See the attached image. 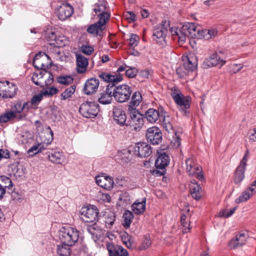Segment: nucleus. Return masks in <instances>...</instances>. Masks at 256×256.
<instances>
[{
	"label": "nucleus",
	"mask_w": 256,
	"mask_h": 256,
	"mask_svg": "<svg viewBox=\"0 0 256 256\" xmlns=\"http://www.w3.org/2000/svg\"><path fill=\"white\" fill-rule=\"evenodd\" d=\"M182 30L186 38H202L209 40L214 37L218 33L216 29L202 30L200 26L192 22H188L182 26Z\"/></svg>",
	"instance_id": "nucleus-1"
},
{
	"label": "nucleus",
	"mask_w": 256,
	"mask_h": 256,
	"mask_svg": "<svg viewBox=\"0 0 256 256\" xmlns=\"http://www.w3.org/2000/svg\"><path fill=\"white\" fill-rule=\"evenodd\" d=\"M171 96L178 106L180 110L182 112L184 115L189 114L188 110L190 106L192 98L190 96H184L180 91L176 87L171 88Z\"/></svg>",
	"instance_id": "nucleus-2"
},
{
	"label": "nucleus",
	"mask_w": 256,
	"mask_h": 256,
	"mask_svg": "<svg viewBox=\"0 0 256 256\" xmlns=\"http://www.w3.org/2000/svg\"><path fill=\"white\" fill-rule=\"evenodd\" d=\"M79 232L72 227H62L60 231V238L62 243L72 246L78 241Z\"/></svg>",
	"instance_id": "nucleus-3"
},
{
	"label": "nucleus",
	"mask_w": 256,
	"mask_h": 256,
	"mask_svg": "<svg viewBox=\"0 0 256 256\" xmlns=\"http://www.w3.org/2000/svg\"><path fill=\"white\" fill-rule=\"evenodd\" d=\"M113 96L116 101L123 103L128 101L132 95V90L130 86L127 84H120L118 86L112 84Z\"/></svg>",
	"instance_id": "nucleus-4"
},
{
	"label": "nucleus",
	"mask_w": 256,
	"mask_h": 256,
	"mask_svg": "<svg viewBox=\"0 0 256 256\" xmlns=\"http://www.w3.org/2000/svg\"><path fill=\"white\" fill-rule=\"evenodd\" d=\"M99 20L94 24L90 25L87 28V32L94 36L100 35L102 31L106 28V24L110 18L109 13H103L98 15Z\"/></svg>",
	"instance_id": "nucleus-5"
},
{
	"label": "nucleus",
	"mask_w": 256,
	"mask_h": 256,
	"mask_svg": "<svg viewBox=\"0 0 256 256\" xmlns=\"http://www.w3.org/2000/svg\"><path fill=\"white\" fill-rule=\"evenodd\" d=\"M128 110L130 116L128 125L130 126L132 130L136 132L140 131L144 125V116L140 114L136 108Z\"/></svg>",
	"instance_id": "nucleus-6"
},
{
	"label": "nucleus",
	"mask_w": 256,
	"mask_h": 256,
	"mask_svg": "<svg viewBox=\"0 0 256 256\" xmlns=\"http://www.w3.org/2000/svg\"><path fill=\"white\" fill-rule=\"evenodd\" d=\"M98 214L99 212L97 208L90 205L82 208L80 218L84 222L96 223L98 220Z\"/></svg>",
	"instance_id": "nucleus-7"
},
{
	"label": "nucleus",
	"mask_w": 256,
	"mask_h": 256,
	"mask_svg": "<svg viewBox=\"0 0 256 256\" xmlns=\"http://www.w3.org/2000/svg\"><path fill=\"white\" fill-rule=\"evenodd\" d=\"M79 112L84 117L94 118L98 113V105L93 102H86L80 105Z\"/></svg>",
	"instance_id": "nucleus-8"
},
{
	"label": "nucleus",
	"mask_w": 256,
	"mask_h": 256,
	"mask_svg": "<svg viewBox=\"0 0 256 256\" xmlns=\"http://www.w3.org/2000/svg\"><path fill=\"white\" fill-rule=\"evenodd\" d=\"M249 156V150H247L239 165L236 168L234 176V182L236 184L240 185L244 178L246 168Z\"/></svg>",
	"instance_id": "nucleus-9"
},
{
	"label": "nucleus",
	"mask_w": 256,
	"mask_h": 256,
	"mask_svg": "<svg viewBox=\"0 0 256 256\" xmlns=\"http://www.w3.org/2000/svg\"><path fill=\"white\" fill-rule=\"evenodd\" d=\"M226 55L222 51L216 52L205 60L204 64L208 67L218 66L220 68L226 64Z\"/></svg>",
	"instance_id": "nucleus-10"
},
{
	"label": "nucleus",
	"mask_w": 256,
	"mask_h": 256,
	"mask_svg": "<svg viewBox=\"0 0 256 256\" xmlns=\"http://www.w3.org/2000/svg\"><path fill=\"white\" fill-rule=\"evenodd\" d=\"M186 172L188 173L190 176H194L200 180L204 179V176L202 167L196 164L192 159L188 158L186 160Z\"/></svg>",
	"instance_id": "nucleus-11"
},
{
	"label": "nucleus",
	"mask_w": 256,
	"mask_h": 256,
	"mask_svg": "<svg viewBox=\"0 0 256 256\" xmlns=\"http://www.w3.org/2000/svg\"><path fill=\"white\" fill-rule=\"evenodd\" d=\"M44 38L50 45L56 47H62L65 45L64 37L57 36L54 31L48 30L45 32Z\"/></svg>",
	"instance_id": "nucleus-12"
},
{
	"label": "nucleus",
	"mask_w": 256,
	"mask_h": 256,
	"mask_svg": "<svg viewBox=\"0 0 256 256\" xmlns=\"http://www.w3.org/2000/svg\"><path fill=\"white\" fill-rule=\"evenodd\" d=\"M146 136L148 141L154 145L158 144L162 140L161 130L156 126L148 128Z\"/></svg>",
	"instance_id": "nucleus-13"
},
{
	"label": "nucleus",
	"mask_w": 256,
	"mask_h": 256,
	"mask_svg": "<svg viewBox=\"0 0 256 256\" xmlns=\"http://www.w3.org/2000/svg\"><path fill=\"white\" fill-rule=\"evenodd\" d=\"M168 25V24L166 21H162L160 25L156 26L154 28L152 38L157 43L164 41L167 34Z\"/></svg>",
	"instance_id": "nucleus-14"
},
{
	"label": "nucleus",
	"mask_w": 256,
	"mask_h": 256,
	"mask_svg": "<svg viewBox=\"0 0 256 256\" xmlns=\"http://www.w3.org/2000/svg\"><path fill=\"white\" fill-rule=\"evenodd\" d=\"M170 159L169 156L165 152L160 153L155 162V166L157 168L161 170L162 171L156 170V174L160 176H162L165 174V168L168 165Z\"/></svg>",
	"instance_id": "nucleus-15"
},
{
	"label": "nucleus",
	"mask_w": 256,
	"mask_h": 256,
	"mask_svg": "<svg viewBox=\"0 0 256 256\" xmlns=\"http://www.w3.org/2000/svg\"><path fill=\"white\" fill-rule=\"evenodd\" d=\"M134 152L140 158H147L152 154V149L150 146L146 142H138L135 145Z\"/></svg>",
	"instance_id": "nucleus-16"
},
{
	"label": "nucleus",
	"mask_w": 256,
	"mask_h": 256,
	"mask_svg": "<svg viewBox=\"0 0 256 256\" xmlns=\"http://www.w3.org/2000/svg\"><path fill=\"white\" fill-rule=\"evenodd\" d=\"M50 59L48 55L44 52H40L34 58L33 65L38 70H46L48 68L47 62Z\"/></svg>",
	"instance_id": "nucleus-17"
},
{
	"label": "nucleus",
	"mask_w": 256,
	"mask_h": 256,
	"mask_svg": "<svg viewBox=\"0 0 256 256\" xmlns=\"http://www.w3.org/2000/svg\"><path fill=\"white\" fill-rule=\"evenodd\" d=\"M182 60L185 70L192 72L197 69L198 60L196 56L194 54L182 56Z\"/></svg>",
	"instance_id": "nucleus-18"
},
{
	"label": "nucleus",
	"mask_w": 256,
	"mask_h": 256,
	"mask_svg": "<svg viewBox=\"0 0 256 256\" xmlns=\"http://www.w3.org/2000/svg\"><path fill=\"white\" fill-rule=\"evenodd\" d=\"M74 13L73 7L70 4H62L57 9L56 14L61 20L70 18Z\"/></svg>",
	"instance_id": "nucleus-19"
},
{
	"label": "nucleus",
	"mask_w": 256,
	"mask_h": 256,
	"mask_svg": "<svg viewBox=\"0 0 256 256\" xmlns=\"http://www.w3.org/2000/svg\"><path fill=\"white\" fill-rule=\"evenodd\" d=\"M248 233L246 232L242 231L236 234L235 238H232L229 246L231 248L235 249L239 246H244L248 238Z\"/></svg>",
	"instance_id": "nucleus-20"
},
{
	"label": "nucleus",
	"mask_w": 256,
	"mask_h": 256,
	"mask_svg": "<svg viewBox=\"0 0 256 256\" xmlns=\"http://www.w3.org/2000/svg\"><path fill=\"white\" fill-rule=\"evenodd\" d=\"M95 179L96 184L104 189L110 190L114 187V181L110 176H98Z\"/></svg>",
	"instance_id": "nucleus-21"
},
{
	"label": "nucleus",
	"mask_w": 256,
	"mask_h": 256,
	"mask_svg": "<svg viewBox=\"0 0 256 256\" xmlns=\"http://www.w3.org/2000/svg\"><path fill=\"white\" fill-rule=\"evenodd\" d=\"M99 84V80L96 78H91L87 80L84 88L85 94L90 95L95 93L98 89Z\"/></svg>",
	"instance_id": "nucleus-22"
},
{
	"label": "nucleus",
	"mask_w": 256,
	"mask_h": 256,
	"mask_svg": "<svg viewBox=\"0 0 256 256\" xmlns=\"http://www.w3.org/2000/svg\"><path fill=\"white\" fill-rule=\"evenodd\" d=\"M98 98V102L102 104H108L111 103L113 96L112 88V84H108L106 90L100 94Z\"/></svg>",
	"instance_id": "nucleus-23"
},
{
	"label": "nucleus",
	"mask_w": 256,
	"mask_h": 256,
	"mask_svg": "<svg viewBox=\"0 0 256 256\" xmlns=\"http://www.w3.org/2000/svg\"><path fill=\"white\" fill-rule=\"evenodd\" d=\"M160 110L161 112L160 118H162V125L168 132H170L174 130L172 118L166 114L163 107H160Z\"/></svg>",
	"instance_id": "nucleus-24"
},
{
	"label": "nucleus",
	"mask_w": 256,
	"mask_h": 256,
	"mask_svg": "<svg viewBox=\"0 0 256 256\" xmlns=\"http://www.w3.org/2000/svg\"><path fill=\"white\" fill-rule=\"evenodd\" d=\"M158 108V110L154 108H149L144 114V118L146 119L148 122L151 124H154L156 122L159 118L161 117V112L160 108Z\"/></svg>",
	"instance_id": "nucleus-25"
},
{
	"label": "nucleus",
	"mask_w": 256,
	"mask_h": 256,
	"mask_svg": "<svg viewBox=\"0 0 256 256\" xmlns=\"http://www.w3.org/2000/svg\"><path fill=\"white\" fill-rule=\"evenodd\" d=\"M113 118L115 122L120 126L126 124V116L122 108H115L113 109Z\"/></svg>",
	"instance_id": "nucleus-26"
},
{
	"label": "nucleus",
	"mask_w": 256,
	"mask_h": 256,
	"mask_svg": "<svg viewBox=\"0 0 256 256\" xmlns=\"http://www.w3.org/2000/svg\"><path fill=\"white\" fill-rule=\"evenodd\" d=\"M190 192L192 196L196 200H198L202 197V188L193 180L190 184Z\"/></svg>",
	"instance_id": "nucleus-27"
},
{
	"label": "nucleus",
	"mask_w": 256,
	"mask_h": 256,
	"mask_svg": "<svg viewBox=\"0 0 256 256\" xmlns=\"http://www.w3.org/2000/svg\"><path fill=\"white\" fill-rule=\"evenodd\" d=\"M146 198L136 200L132 206V210L136 214H140L144 212L146 210Z\"/></svg>",
	"instance_id": "nucleus-28"
},
{
	"label": "nucleus",
	"mask_w": 256,
	"mask_h": 256,
	"mask_svg": "<svg viewBox=\"0 0 256 256\" xmlns=\"http://www.w3.org/2000/svg\"><path fill=\"white\" fill-rule=\"evenodd\" d=\"M77 72L78 74H83L86 70L88 66V59L82 54H76Z\"/></svg>",
	"instance_id": "nucleus-29"
},
{
	"label": "nucleus",
	"mask_w": 256,
	"mask_h": 256,
	"mask_svg": "<svg viewBox=\"0 0 256 256\" xmlns=\"http://www.w3.org/2000/svg\"><path fill=\"white\" fill-rule=\"evenodd\" d=\"M98 76L102 80L109 82H118L122 80V76L120 74H111L105 72L100 74Z\"/></svg>",
	"instance_id": "nucleus-30"
},
{
	"label": "nucleus",
	"mask_w": 256,
	"mask_h": 256,
	"mask_svg": "<svg viewBox=\"0 0 256 256\" xmlns=\"http://www.w3.org/2000/svg\"><path fill=\"white\" fill-rule=\"evenodd\" d=\"M0 183L2 186H2L3 189L6 190V192L10 194H12L14 192V186L10 178L2 176H0Z\"/></svg>",
	"instance_id": "nucleus-31"
},
{
	"label": "nucleus",
	"mask_w": 256,
	"mask_h": 256,
	"mask_svg": "<svg viewBox=\"0 0 256 256\" xmlns=\"http://www.w3.org/2000/svg\"><path fill=\"white\" fill-rule=\"evenodd\" d=\"M49 160L56 164H62L64 162L65 157L61 152H54L48 154Z\"/></svg>",
	"instance_id": "nucleus-32"
},
{
	"label": "nucleus",
	"mask_w": 256,
	"mask_h": 256,
	"mask_svg": "<svg viewBox=\"0 0 256 256\" xmlns=\"http://www.w3.org/2000/svg\"><path fill=\"white\" fill-rule=\"evenodd\" d=\"M170 32L174 39L177 40L179 42L183 44L185 42V36L182 29L178 28L177 27H172L170 28Z\"/></svg>",
	"instance_id": "nucleus-33"
},
{
	"label": "nucleus",
	"mask_w": 256,
	"mask_h": 256,
	"mask_svg": "<svg viewBox=\"0 0 256 256\" xmlns=\"http://www.w3.org/2000/svg\"><path fill=\"white\" fill-rule=\"evenodd\" d=\"M142 100V96L140 92H134L132 96V100L128 106V110L136 108L140 104Z\"/></svg>",
	"instance_id": "nucleus-34"
},
{
	"label": "nucleus",
	"mask_w": 256,
	"mask_h": 256,
	"mask_svg": "<svg viewBox=\"0 0 256 256\" xmlns=\"http://www.w3.org/2000/svg\"><path fill=\"white\" fill-rule=\"evenodd\" d=\"M71 246H68L67 244L62 243L61 244L57 246V254L59 256H70Z\"/></svg>",
	"instance_id": "nucleus-35"
},
{
	"label": "nucleus",
	"mask_w": 256,
	"mask_h": 256,
	"mask_svg": "<svg viewBox=\"0 0 256 256\" xmlns=\"http://www.w3.org/2000/svg\"><path fill=\"white\" fill-rule=\"evenodd\" d=\"M50 134H49L44 133L43 135H42L40 137L42 138H46V139L42 140V142L40 144V146H38L40 148H38L39 152H40L43 150L45 149V147L44 146V144L47 146L48 144H50L53 140V132L50 131Z\"/></svg>",
	"instance_id": "nucleus-36"
},
{
	"label": "nucleus",
	"mask_w": 256,
	"mask_h": 256,
	"mask_svg": "<svg viewBox=\"0 0 256 256\" xmlns=\"http://www.w3.org/2000/svg\"><path fill=\"white\" fill-rule=\"evenodd\" d=\"M122 224L125 228L130 227L134 218V215L132 212L126 210L125 211L122 216Z\"/></svg>",
	"instance_id": "nucleus-37"
},
{
	"label": "nucleus",
	"mask_w": 256,
	"mask_h": 256,
	"mask_svg": "<svg viewBox=\"0 0 256 256\" xmlns=\"http://www.w3.org/2000/svg\"><path fill=\"white\" fill-rule=\"evenodd\" d=\"M18 88L14 84H12L10 86L6 88L4 92L3 98H12L15 96L18 91Z\"/></svg>",
	"instance_id": "nucleus-38"
},
{
	"label": "nucleus",
	"mask_w": 256,
	"mask_h": 256,
	"mask_svg": "<svg viewBox=\"0 0 256 256\" xmlns=\"http://www.w3.org/2000/svg\"><path fill=\"white\" fill-rule=\"evenodd\" d=\"M16 116L15 112L7 111L0 116V124L6 123L14 119Z\"/></svg>",
	"instance_id": "nucleus-39"
},
{
	"label": "nucleus",
	"mask_w": 256,
	"mask_h": 256,
	"mask_svg": "<svg viewBox=\"0 0 256 256\" xmlns=\"http://www.w3.org/2000/svg\"><path fill=\"white\" fill-rule=\"evenodd\" d=\"M180 222L183 226L182 232L184 234L189 232L191 230L190 218H188L185 214H182L180 216Z\"/></svg>",
	"instance_id": "nucleus-40"
},
{
	"label": "nucleus",
	"mask_w": 256,
	"mask_h": 256,
	"mask_svg": "<svg viewBox=\"0 0 256 256\" xmlns=\"http://www.w3.org/2000/svg\"><path fill=\"white\" fill-rule=\"evenodd\" d=\"M106 246L108 252L109 256H118L120 246L107 242Z\"/></svg>",
	"instance_id": "nucleus-41"
},
{
	"label": "nucleus",
	"mask_w": 256,
	"mask_h": 256,
	"mask_svg": "<svg viewBox=\"0 0 256 256\" xmlns=\"http://www.w3.org/2000/svg\"><path fill=\"white\" fill-rule=\"evenodd\" d=\"M28 104V102H24L22 100H18L12 107L14 112H16V114L17 113H21L24 108H26Z\"/></svg>",
	"instance_id": "nucleus-42"
},
{
	"label": "nucleus",
	"mask_w": 256,
	"mask_h": 256,
	"mask_svg": "<svg viewBox=\"0 0 256 256\" xmlns=\"http://www.w3.org/2000/svg\"><path fill=\"white\" fill-rule=\"evenodd\" d=\"M122 239L123 242L129 248H132L134 247V241L132 238V236L128 233L124 232L122 235Z\"/></svg>",
	"instance_id": "nucleus-43"
},
{
	"label": "nucleus",
	"mask_w": 256,
	"mask_h": 256,
	"mask_svg": "<svg viewBox=\"0 0 256 256\" xmlns=\"http://www.w3.org/2000/svg\"><path fill=\"white\" fill-rule=\"evenodd\" d=\"M56 79L58 83L65 86L72 84L74 81L73 78L70 76H58Z\"/></svg>",
	"instance_id": "nucleus-44"
},
{
	"label": "nucleus",
	"mask_w": 256,
	"mask_h": 256,
	"mask_svg": "<svg viewBox=\"0 0 256 256\" xmlns=\"http://www.w3.org/2000/svg\"><path fill=\"white\" fill-rule=\"evenodd\" d=\"M253 194L248 192L246 189L242 192V194L237 198L235 202L236 204L244 202L247 201Z\"/></svg>",
	"instance_id": "nucleus-45"
},
{
	"label": "nucleus",
	"mask_w": 256,
	"mask_h": 256,
	"mask_svg": "<svg viewBox=\"0 0 256 256\" xmlns=\"http://www.w3.org/2000/svg\"><path fill=\"white\" fill-rule=\"evenodd\" d=\"M75 90L76 86L74 85L68 88L61 94V99L62 100H65L70 97L72 95L74 92Z\"/></svg>",
	"instance_id": "nucleus-46"
},
{
	"label": "nucleus",
	"mask_w": 256,
	"mask_h": 256,
	"mask_svg": "<svg viewBox=\"0 0 256 256\" xmlns=\"http://www.w3.org/2000/svg\"><path fill=\"white\" fill-rule=\"evenodd\" d=\"M116 184L121 187H126L130 184L129 179L122 176H118L116 178Z\"/></svg>",
	"instance_id": "nucleus-47"
},
{
	"label": "nucleus",
	"mask_w": 256,
	"mask_h": 256,
	"mask_svg": "<svg viewBox=\"0 0 256 256\" xmlns=\"http://www.w3.org/2000/svg\"><path fill=\"white\" fill-rule=\"evenodd\" d=\"M106 225L107 228H110L116 220V215L114 213L110 212L105 218Z\"/></svg>",
	"instance_id": "nucleus-48"
},
{
	"label": "nucleus",
	"mask_w": 256,
	"mask_h": 256,
	"mask_svg": "<svg viewBox=\"0 0 256 256\" xmlns=\"http://www.w3.org/2000/svg\"><path fill=\"white\" fill-rule=\"evenodd\" d=\"M152 244L149 235L145 236L142 240L141 244L139 246L140 250H145L148 248Z\"/></svg>",
	"instance_id": "nucleus-49"
},
{
	"label": "nucleus",
	"mask_w": 256,
	"mask_h": 256,
	"mask_svg": "<svg viewBox=\"0 0 256 256\" xmlns=\"http://www.w3.org/2000/svg\"><path fill=\"white\" fill-rule=\"evenodd\" d=\"M139 37L138 35L134 34H131L130 38L128 39V45L132 48H134L138 46Z\"/></svg>",
	"instance_id": "nucleus-50"
},
{
	"label": "nucleus",
	"mask_w": 256,
	"mask_h": 256,
	"mask_svg": "<svg viewBox=\"0 0 256 256\" xmlns=\"http://www.w3.org/2000/svg\"><path fill=\"white\" fill-rule=\"evenodd\" d=\"M190 72H188L185 70V68L182 65V66H180L176 69V74L180 78H186V76L188 74V73Z\"/></svg>",
	"instance_id": "nucleus-51"
},
{
	"label": "nucleus",
	"mask_w": 256,
	"mask_h": 256,
	"mask_svg": "<svg viewBox=\"0 0 256 256\" xmlns=\"http://www.w3.org/2000/svg\"><path fill=\"white\" fill-rule=\"evenodd\" d=\"M58 92V88L54 87L47 88L42 92L44 96H52Z\"/></svg>",
	"instance_id": "nucleus-52"
},
{
	"label": "nucleus",
	"mask_w": 256,
	"mask_h": 256,
	"mask_svg": "<svg viewBox=\"0 0 256 256\" xmlns=\"http://www.w3.org/2000/svg\"><path fill=\"white\" fill-rule=\"evenodd\" d=\"M129 68L126 70V76L128 78H134L138 74V70L136 68Z\"/></svg>",
	"instance_id": "nucleus-53"
},
{
	"label": "nucleus",
	"mask_w": 256,
	"mask_h": 256,
	"mask_svg": "<svg viewBox=\"0 0 256 256\" xmlns=\"http://www.w3.org/2000/svg\"><path fill=\"white\" fill-rule=\"evenodd\" d=\"M236 207L231 208L229 211L224 210L220 212L218 215L220 217L228 218L232 215L234 211L236 210Z\"/></svg>",
	"instance_id": "nucleus-54"
},
{
	"label": "nucleus",
	"mask_w": 256,
	"mask_h": 256,
	"mask_svg": "<svg viewBox=\"0 0 256 256\" xmlns=\"http://www.w3.org/2000/svg\"><path fill=\"white\" fill-rule=\"evenodd\" d=\"M43 96L42 92L32 96L30 101L32 104L34 106L38 105L42 100Z\"/></svg>",
	"instance_id": "nucleus-55"
},
{
	"label": "nucleus",
	"mask_w": 256,
	"mask_h": 256,
	"mask_svg": "<svg viewBox=\"0 0 256 256\" xmlns=\"http://www.w3.org/2000/svg\"><path fill=\"white\" fill-rule=\"evenodd\" d=\"M94 50V48L92 46L84 44L82 45L80 48V50L86 55L91 54Z\"/></svg>",
	"instance_id": "nucleus-56"
},
{
	"label": "nucleus",
	"mask_w": 256,
	"mask_h": 256,
	"mask_svg": "<svg viewBox=\"0 0 256 256\" xmlns=\"http://www.w3.org/2000/svg\"><path fill=\"white\" fill-rule=\"evenodd\" d=\"M124 16L130 23L134 22L136 20V16L132 12H126Z\"/></svg>",
	"instance_id": "nucleus-57"
},
{
	"label": "nucleus",
	"mask_w": 256,
	"mask_h": 256,
	"mask_svg": "<svg viewBox=\"0 0 256 256\" xmlns=\"http://www.w3.org/2000/svg\"><path fill=\"white\" fill-rule=\"evenodd\" d=\"M39 76H40V78H42L43 76L42 75V72H40L39 74H34L32 78V81L36 86H43L41 84V82L38 80L39 78L38 77Z\"/></svg>",
	"instance_id": "nucleus-58"
},
{
	"label": "nucleus",
	"mask_w": 256,
	"mask_h": 256,
	"mask_svg": "<svg viewBox=\"0 0 256 256\" xmlns=\"http://www.w3.org/2000/svg\"><path fill=\"white\" fill-rule=\"evenodd\" d=\"M152 74V71L146 68L142 70L138 74V76H140L144 78H148Z\"/></svg>",
	"instance_id": "nucleus-59"
},
{
	"label": "nucleus",
	"mask_w": 256,
	"mask_h": 256,
	"mask_svg": "<svg viewBox=\"0 0 256 256\" xmlns=\"http://www.w3.org/2000/svg\"><path fill=\"white\" fill-rule=\"evenodd\" d=\"M105 5L104 4H100V5H96L94 8V10L96 14H97L98 12H100V14L103 13H108V12H105Z\"/></svg>",
	"instance_id": "nucleus-60"
},
{
	"label": "nucleus",
	"mask_w": 256,
	"mask_h": 256,
	"mask_svg": "<svg viewBox=\"0 0 256 256\" xmlns=\"http://www.w3.org/2000/svg\"><path fill=\"white\" fill-rule=\"evenodd\" d=\"M120 200H124L126 204H128L130 201V198L128 192H122L119 198Z\"/></svg>",
	"instance_id": "nucleus-61"
},
{
	"label": "nucleus",
	"mask_w": 256,
	"mask_h": 256,
	"mask_svg": "<svg viewBox=\"0 0 256 256\" xmlns=\"http://www.w3.org/2000/svg\"><path fill=\"white\" fill-rule=\"evenodd\" d=\"M40 146V143L32 146L28 150V153L30 154V153L32 152L34 154H38V152H40L39 150H38V148H40L38 146Z\"/></svg>",
	"instance_id": "nucleus-62"
},
{
	"label": "nucleus",
	"mask_w": 256,
	"mask_h": 256,
	"mask_svg": "<svg viewBox=\"0 0 256 256\" xmlns=\"http://www.w3.org/2000/svg\"><path fill=\"white\" fill-rule=\"evenodd\" d=\"M256 180L253 181L246 190L253 195L256 193Z\"/></svg>",
	"instance_id": "nucleus-63"
},
{
	"label": "nucleus",
	"mask_w": 256,
	"mask_h": 256,
	"mask_svg": "<svg viewBox=\"0 0 256 256\" xmlns=\"http://www.w3.org/2000/svg\"><path fill=\"white\" fill-rule=\"evenodd\" d=\"M244 67V65L242 64H234L232 66L231 70L234 73H236L241 70Z\"/></svg>",
	"instance_id": "nucleus-64"
}]
</instances>
